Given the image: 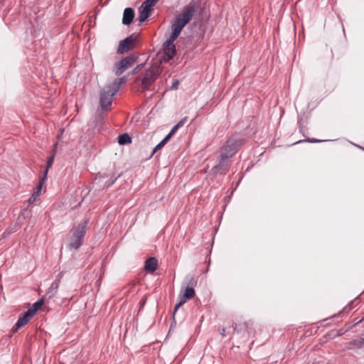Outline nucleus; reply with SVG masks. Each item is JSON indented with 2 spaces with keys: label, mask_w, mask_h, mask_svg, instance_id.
<instances>
[{
  "label": "nucleus",
  "mask_w": 364,
  "mask_h": 364,
  "mask_svg": "<svg viewBox=\"0 0 364 364\" xmlns=\"http://www.w3.org/2000/svg\"><path fill=\"white\" fill-rule=\"evenodd\" d=\"M28 310L23 314L22 316H20L17 321V326H24L32 318L33 315Z\"/></svg>",
  "instance_id": "obj_16"
},
{
  "label": "nucleus",
  "mask_w": 364,
  "mask_h": 364,
  "mask_svg": "<svg viewBox=\"0 0 364 364\" xmlns=\"http://www.w3.org/2000/svg\"><path fill=\"white\" fill-rule=\"evenodd\" d=\"M115 180L116 178H111L108 182H106L105 186L109 187V186L112 185L114 183Z\"/></svg>",
  "instance_id": "obj_30"
},
{
  "label": "nucleus",
  "mask_w": 364,
  "mask_h": 364,
  "mask_svg": "<svg viewBox=\"0 0 364 364\" xmlns=\"http://www.w3.org/2000/svg\"><path fill=\"white\" fill-rule=\"evenodd\" d=\"M45 180H46V178L43 177V178H42L40 181L39 184L37 186L36 191L33 193V194H35V197L38 198L41 195V191L42 189V186H43V183H45Z\"/></svg>",
  "instance_id": "obj_24"
},
{
  "label": "nucleus",
  "mask_w": 364,
  "mask_h": 364,
  "mask_svg": "<svg viewBox=\"0 0 364 364\" xmlns=\"http://www.w3.org/2000/svg\"><path fill=\"white\" fill-rule=\"evenodd\" d=\"M232 328H233L234 331H237V333H239V332L242 330V328H239V326H237V323H232Z\"/></svg>",
  "instance_id": "obj_29"
},
{
  "label": "nucleus",
  "mask_w": 364,
  "mask_h": 364,
  "mask_svg": "<svg viewBox=\"0 0 364 364\" xmlns=\"http://www.w3.org/2000/svg\"><path fill=\"white\" fill-rule=\"evenodd\" d=\"M142 66H143V64L138 65L136 68H134V70H133V73H136L137 70H139V69H141Z\"/></svg>",
  "instance_id": "obj_33"
},
{
  "label": "nucleus",
  "mask_w": 364,
  "mask_h": 364,
  "mask_svg": "<svg viewBox=\"0 0 364 364\" xmlns=\"http://www.w3.org/2000/svg\"><path fill=\"white\" fill-rule=\"evenodd\" d=\"M137 56L132 53L115 63V75L119 76L129 68L136 60Z\"/></svg>",
  "instance_id": "obj_7"
},
{
  "label": "nucleus",
  "mask_w": 364,
  "mask_h": 364,
  "mask_svg": "<svg viewBox=\"0 0 364 364\" xmlns=\"http://www.w3.org/2000/svg\"><path fill=\"white\" fill-rule=\"evenodd\" d=\"M159 0H146L142 4L149 9H152V6H155Z\"/></svg>",
  "instance_id": "obj_26"
},
{
  "label": "nucleus",
  "mask_w": 364,
  "mask_h": 364,
  "mask_svg": "<svg viewBox=\"0 0 364 364\" xmlns=\"http://www.w3.org/2000/svg\"><path fill=\"white\" fill-rule=\"evenodd\" d=\"M54 154H53L52 156H50L48 159V161H47V168L46 169V171H44V178H46V176H47V173H48V168L53 165V161H54Z\"/></svg>",
  "instance_id": "obj_25"
},
{
  "label": "nucleus",
  "mask_w": 364,
  "mask_h": 364,
  "mask_svg": "<svg viewBox=\"0 0 364 364\" xmlns=\"http://www.w3.org/2000/svg\"><path fill=\"white\" fill-rule=\"evenodd\" d=\"M353 346L358 348H364V335L363 334L359 339H354L347 343V348L352 349Z\"/></svg>",
  "instance_id": "obj_17"
},
{
  "label": "nucleus",
  "mask_w": 364,
  "mask_h": 364,
  "mask_svg": "<svg viewBox=\"0 0 364 364\" xmlns=\"http://www.w3.org/2000/svg\"><path fill=\"white\" fill-rule=\"evenodd\" d=\"M161 62H156L145 71L141 79V87L143 92L148 90L149 87L157 79L161 72Z\"/></svg>",
  "instance_id": "obj_2"
},
{
  "label": "nucleus",
  "mask_w": 364,
  "mask_h": 364,
  "mask_svg": "<svg viewBox=\"0 0 364 364\" xmlns=\"http://www.w3.org/2000/svg\"><path fill=\"white\" fill-rule=\"evenodd\" d=\"M119 87L114 86L112 88L107 84L100 92V102L102 109H106L111 106L113 96L118 92Z\"/></svg>",
  "instance_id": "obj_4"
},
{
  "label": "nucleus",
  "mask_w": 364,
  "mask_h": 364,
  "mask_svg": "<svg viewBox=\"0 0 364 364\" xmlns=\"http://www.w3.org/2000/svg\"><path fill=\"white\" fill-rule=\"evenodd\" d=\"M89 220L80 223L73 231L68 246L70 249L78 250L82 244Z\"/></svg>",
  "instance_id": "obj_3"
},
{
  "label": "nucleus",
  "mask_w": 364,
  "mask_h": 364,
  "mask_svg": "<svg viewBox=\"0 0 364 364\" xmlns=\"http://www.w3.org/2000/svg\"><path fill=\"white\" fill-rule=\"evenodd\" d=\"M186 287H191L194 289L197 284V280L193 276H188L186 279Z\"/></svg>",
  "instance_id": "obj_23"
},
{
  "label": "nucleus",
  "mask_w": 364,
  "mask_h": 364,
  "mask_svg": "<svg viewBox=\"0 0 364 364\" xmlns=\"http://www.w3.org/2000/svg\"><path fill=\"white\" fill-rule=\"evenodd\" d=\"M126 81H127V77H122L119 79H115L112 82L108 83V85L110 87H112V88L114 87V86H117V87H119V89L121 85L124 84L126 82Z\"/></svg>",
  "instance_id": "obj_20"
},
{
  "label": "nucleus",
  "mask_w": 364,
  "mask_h": 364,
  "mask_svg": "<svg viewBox=\"0 0 364 364\" xmlns=\"http://www.w3.org/2000/svg\"><path fill=\"white\" fill-rule=\"evenodd\" d=\"M134 16L135 13L132 8H126L123 13L122 23L126 26L130 25L133 21Z\"/></svg>",
  "instance_id": "obj_13"
},
{
  "label": "nucleus",
  "mask_w": 364,
  "mask_h": 364,
  "mask_svg": "<svg viewBox=\"0 0 364 364\" xmlns=\"http://www.w3.org/2000/svg\"><path fill=\"white\" fill-rule=\"evenodd\" d=\"M178 85V80H176L173 83V85H172V87L173 88H176L177 86Z\"/></svg>",
  "instance_id": "obj_34"
},
{
  "label": "nucleus",
  "mask_w": 364,
  "mask_h": 364,
  "mask_svg": "<svg viewBox=\"0 0 364 364\" xmlns=\"http://www.w3.org/2000/svg\"><path fill=\"white\" fill-rule=\"evenodd\" d=\"M232 161L221 157L218 155L217 164L210 169V173L214 177L218 175H225L229 171V166Z\"/></svg>",
  "instance_id": "obj_5"
},
{
  "label": "nucleus",
  "mask_w": 364,
  "mask_h": 364,
  "mask_svg": "<svg viewBox=\"0 0 364 364\" xmlns=\"http://www.w3.org/2000/svg\"><path fill=\"white\" fill-rule=\"evenodd\" d=\"M151 11L152 9H149V7L141 4V6L139 9L138 20L139 23H141L144 21H145L151 15Z\"/></svg>",
  "instance_id": "obj_12"
},
{
  "label": "nucleus",
  "mask_w": 364,
  "mask_h": 364,
  "mask_svg": "<svg viewBox=\"0 0 364 364\" xmlns=\"http://www.w3.org/2000/svg\"><path fill=\"white\" fill-rule=\"evenodd\" d=\"M244 141L241 138L232 136L229 138L221 146L218 155L221 157L232 161V158L236 154L239 148L242 145Z\"/></svg>",
  "instance_id": "obj_1"
},
{
  "label": "nucleus",
  "mask_w": 364,
  "mask_h": 364,
  "mask_svg": "<svg viewBox=\"0 0 364 364\" xmlns=\"http://www.w3.org/2000/svg\"><path fill=\"white\" fill-rule=\"evenodd\" d=\"M187 120V117H184L183 119H181L177 124H176L173 128L171 130V132L168 133V134L172 136L175 132L178 129V128H180L181 127H182L185 122H186Z\"/></svg>",
  "instance_id": "obj_22"
},
{
  "label": "nucleus",
  "mask_w": 364,
  "mask_h": 364,
  "mask_svg": "<svg viewBox=\"0 0 364 364\" xmlns=\"http://www.w3.org/2000/svg\"><path fill=\"white\" fill-rule=\"evenodd\" d=\"M37 198L35 197V194H33L32 196L29 198L28 202L30 203H34L36 200Z\"/></svg>",
  "instance_id": "obj_31"
},
{
  "label": "nucleus",
  "mask_w": 364,
  "mask_h": 364,
  "mask_svg": "<svg viewBox=\"0 0 364 364\" xmlns=\"http://www.w3.org/2000/svg\"><path fill=\"white\" fill-rule=\"evenodd\" d=\"M196 294L195 289L191 287H186L184 291H183V289H181V292L178 297L182 299L186 302L193 298Z\"/></svg>",
  "instance_id": "obj_15"
},
{
  "label": "nucleus",
  "mask_w": 364,
  "mask_h": 364,
  "mask_svg": "<svg viewBox=\"0 0 364 364\" xmlns=\"http://www.w3.org/2000/svg\"><path fill=\"white\" fill-rule=\"evenodd\" d=\"M196 12V3L194 1L191 2L188 5L185 6L181 12L178 14L176 18L181 20L184 24H188L195 13Z\"/></svg>",
  "instance_id": "obj_6"
},
{
  "label": "nucleus",
  "mask_w": 364,
  "mask_h": 364,
  "mask_svg": "<svg viewBox=\"0 0 364 364\" xmlns=\"http://www.w3.org/2000/svg\"><path fill=\"white\" fill-rule=\"evenodd\" d=\"M144 268L146 272L154 273L158 268V260L155 257H149L145 262Z\"/></svg>",
  "instance_id": "obj_14"
},
{
  "label": "nucleus",
  "mask_w": 364,
  "mask_h": 364,
  "mask_svg": "<svg viewBox=\"0 0 364 364\" xmlns=\"http://www.w3.org/2000/svg\"><path fill=\"white\" fill-rule=\"evenodd\" d=\"M175 41L168 42V38L163 44V50L165 55V60H169L172 59L176 53Z\"/></svg>",
  "instance_id": "obj_10"
},
{
  "label": "nucleus",
  "mask_w": 364,
  "mask_h": 364,
  "mask_svg": "<svg viewBox=\"0 0 364 364\" xmlns=\"http://www.w3.org/2000/svg\"><path fill=\"white\" fill-rule=\"evenodd\" d=\"M131 142L132 138L127 133L122 134L118 136V143L120 145L130 144Z\"/></svg>",
  "instance_id": "obj_18"
},
{
  "label": "nucleus",
  "mask_w": 364,
  "mask_h": 364,
  "mask_svg": "<svg viewBox=\"0 0 364 364\" xmlns=\"http://www.w3.org/2000/svg\"><path fill=\"white\" fill-rule=\"evenodd\" d=\"M20 328V327H18V326H17V323H16V324L12 327V328H11V331H12L13 333H16V332H17V331H18V328Z\"/></svg>",
  "instance_id": "obj_32"
},
{
  "label": "nucleus",
  "mask_w": 364,
  "mask_h": 364,
  "mask_svg": "<svg viewBox=\"0 0 364 364\" xmlns=\"http://www.w3.org/2000/svg\"><path fill=\"white\" fill-rule=\"evenodd\" d=\"M178 300H179L178 302L175 306L174 311H173V315L178 311V309L186 303V301H183L180 297H178Z\"/></svg>",
  "instance_id": "obj_27"
},
{
  "label": "nucleus",
  "mask_w": 364,
  "mask_h": 364,
  "mask_svg": "<svg viewBox=\"0 0 364 364\" xmlns=\"http://www.w3.org/2000/svg\"><path fill=\"white\" fill-rule=\"evenodd\" d=\"M306 141L310 142V143H318L323 141V140L316 139L314 138H309L306 140Z\"/></svg>",
  "instance_id": "obj_28"
},
{
  "label": "nucleus",
  "mask_w": 364,
  "mask_h": 364,
  "mask_svg": "<svg viewBox=\"0 0 364 364\" xmlns=\"http://www.w3.org/2000/svg\"><path fill=\"white\" fill-rule=\"evenodd\" d=\"M171 136L168 134L165 138L160 142L156 146L155 148L153 149V151H152V155L154 154H155L157 151H159V149H161L167 142L168 141L171 139Z\"/></svg>",
  "instance_id": "obj_21"
},
{
  "label": "nucleus",
  "mask_w": 364,
  "mask_h": 364,
  "mask_svg": "<svg viewBox=\"0 0 364 364\" xmlns=\"http://www.w3.org/2000/svg\"><path fill=\"white\" fill-rule=\"evenodd\" d=\"M62 277H63V272H60L58 275L55 280L52 283L50 287L49 288L48 291L46 292V295L43 296L45 300L47 299H52L53 297H54L56 295Z\"/></svg>",
  "instance_id": "obj_11"
},
{
  "label": "nucleus",
  "mask_w": 364,
  "mask_h": 364,
  "mask_svg": "<svg viewBox=\"0 0 364 364\" xmlns=\"http://www.w3.org/2000/svg\"><path fill=\"white\" fill-rule=\"evenodd\" d=\"M220 334L222 335V336L225 337V328H222L221 330V332H220Z\"/></svg>",
  "instance_id": "obj_35"
},
{
  "label": "nucleus",
  "mask_w": 364,
  "mask_h": 364,
  "mask_svg": "<svg viewBox=\"0 0 364 364\" xmlns=\"http://www.w3.org/2000/svg\"><path fill=\"white\" fill-rule=\"evenodd\" d=\"M186 24H184L181 20L175 18L173 21L171 22V34L168 38V42H171L172 41H176V38L181 34L183 28L185 27Z\"/></svg>",
  "instance_id": "obj_9"
},
{
  "label": "nucleus",
  "mask_w": 364,
  "mask_h": 364,
  "mask_svg": "<svg viewBox=\"0 0 364 364\" xmlns=\"http://www.w3.org/2000/svg\"><path fill=\"white\" fill-rule=\"evenodd\" d=\"M139 36L138 33H132L121 41L117 48V53L123 54L135 47V42Z\"/></svg>",
  "instance_id": "obj_8"
},
{
  "label": "nucleus",
  "mask_w": 364,
  "mask_h": 364,
  "mask_svg": "<svg viewBox=\"0 0 364 364\" xmlns=\"http://www.w3.org/2000/svg\"><path fill=\"white\" fill-rule=\"evenodd\" d=\"M45 301V299L43 297L42 299L37 301L36 303L33 304L32 309H28V311H31L30 313L34 316L35 313L42 306Z\"/></svg>",
  "instance_id": "obj_19"
}]
</instances>
